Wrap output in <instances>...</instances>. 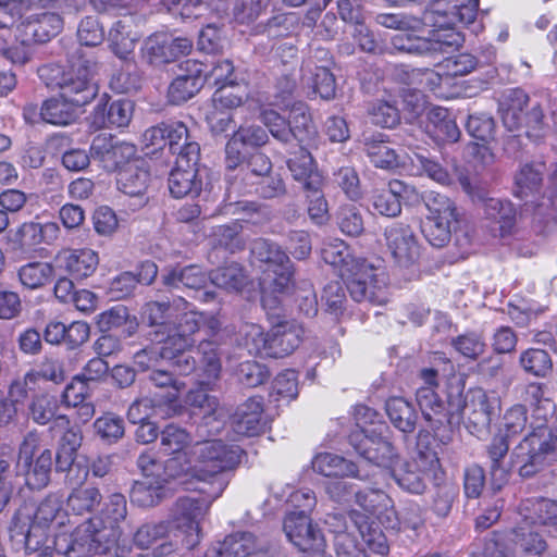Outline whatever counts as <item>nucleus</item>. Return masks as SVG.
Masks as SVG:
<instances>
[{"label":"nucleus","mask_w":557,"mask_h":557,"mask_svg":"<svg viewBox=\"0 0 557 557\" xmlns=\"http://www.w3.org/2000/svg\"><path fill=\"white\" fill-rule=\"evenodd\" d=\"M410 162L413 166L420 169L433 181L448 185L450 184V175L442 164L435 160L426 149H417L412 151Z\"/></svg>","instance_id":"53"},{"label":"nucleus","mask_w":557,"mask_h":557,"mask_svg":"<svg viewBox=\"0 0 557 557\" xmlns=\"http://www.w3.org/2000/svg\"><path fill=\"white\" fill-rule=\"evenodd\" d=\"M209 278L213 285L227 292H240L248 283L244 268L236 262L211 271Z\"/></svg>","instance_id":"46"},{"label":"nucleus","mask_w":557,"mask_h":557,"mask_svg":"<svg viewBox=\"0 0 557 557\" xmlns=\"http://www.w3.org/2000/svg\"><path fill=\"white\" fill-rule=\"evenodd\" d=\"M260 121L267 127V132L284 146H293V132L289 122L273 109H262L260 111Z\"/></svg>","instance_id":"52"},{"label":"nucleus","mask_w":557,"mask_h":557,"mask_svg":"<svg viewBox=\"0 0 557 557\" xmlns=\"http://www.w3.org/2000/svg\"><path fill=\"white\" fill-rule=\"evenodd\" d=\"M202 313L188 311L180 315L177 322H173L166 335V343L178 356L177 371L187 375L196 369V359L189 355L196 339L194 335L201 331Z\"/></svg>","instance_id":"14"},{"label":"nucleus","mask_w":557,"mask_h":557,"mask_svg":"<svg viewBox=\"0 0 557 557\" xmlns=\"http://www.w3.org/2000/svg\"><path fill=\"white\" fill-rule=\"evenodd\" d=\"M454 407L463 418L466 429L479 438L488 433L492 421L500 413L499 398L479 387L469 389L456 405L449 395L447 409L451 411Z\"/></svg>","instance_id":"8"},{"label":"nucleus","mask_w":557,"mask_h":557,"mask_svg":"<svg viewBox=\"0 0 557 557\" xmlns=\"http://www.w3.org/2000/svg\"><path fill=\"white\" fill-rule=\"evenodd\" d=\"M424 206L428 209L426 219L457 220L455 202L446 195L431 190L424 193Z\"/></svg>","instance_id":"57"},{"label":"nucleus","mask_w":557,"mask_h":557,"mask_svg":"<svg viewBox=\"0 0 557 557\" xmlns=\"http://www.w3.org/2000/svg\"><path fill=\"white\" fill-rule=\"evenodd\" d=\"M96 63L78 55L73 57L64 67L59 64H45L38 69L40 81L50 89H59L61 97L82 109L98 94L94 79Z\"/></svg>","instance_id":"4"},{"label":"nucleus","mask_w":557,"mask_h":557,"mask_svg":"<svg viewBox=\"0 0 557 557\" xmlns=\"http://www.w3.org/2000/svg\"><path fill=\"white\" fill-rule=\"evenodd\" d=\"M498 112L504 126L509 132L524 131V134L537 139L544 128V112L540 102L531 101L521 88L506 89L498 102Z\"/></svg>","instance_id":"5"},{"label":"nucleus","mask_w":557,"mask_h":557,"mask_svg":"<svg viewBox=\"0 0 557 557\" xmlns=\"http://www.w3.org/2000/svg\"><path fill=\"white\" fill-rule=\"evenodd\" d=\"M53 267L48 262H30L18 271L22 284L28 288H38L51 281Z\"/></svg>","instance_id":"62"},{"label":"nucleus","mask_w":557,"mask_h":557,"mask_svg":"<svg viewBox=\"0 0 557 557\" xmlns=\"http://www.w3.org/2000/svg\"><path fill=\"white\" fill-rule=\"evenodd\" d=\"M193 456L201 466L191 474L201 485L194 486L206 496L178 497L172 505L168 516L171 528L180 531L187 549L196 547L201 540V522L208 515L213 500L219 498L227 487L231 472L240 463L244 450L237 445H227L221 440L196 443Z\"/></svg>","instance_id":"1"},{"label":"nucleus","mask_w":557,"mask_h":557,"mask_svg":"<svg viewBox=\"0 0 557 557\" xmlns=\"http://www.w3.org/2000/svg\"><path fill=\"white\" fill-rule=\"evenodd\" d=\"M244 146L232 135L225 145V180L227 182V198L231 200L232 193L238 195L249 194V185L239 182L240 175L245 173L247 154L243 151Z\"/></svg>","instance_id":"29"},{"label":"nucleus","mask_w":557,"mask_h":557,"mask_svg":"<svg viewBox=\"0 0 557 557\" xmlns=\"http://www.w3.org/2000/svg\"><path fill=\"white\" fill-rule=\"evenodd\" d=\"M288 122L293 132V146H302L314 139L317 128L306 103L296 102L293 104Z\"/></svg>","instance_id":"39"},{"label":"nucleus","mask_w":557,"mask_h":557,"mask_svg":"<svg viewBox=\"0 0 557 557\" xmlns=\"http://www.w3.org/2000/svg\"><path fill=\"white\" fill-rule=\"evenodd\" d=\"M197 465L194 467H186V465L181 460L180 457L169 458L163 462L161 480L157 481L158 484H163L165 486L172 480H177L180 484L186 485L189 488L194 483H199V481L193 476L191 472L195 468L200 467L201 463L196 459Z\"/></svg>","instance_id":"49"},{"label":"nucleus","mask_w":557,"mask_h":557,"mask_svg":"<svg viewBox=\"0 0 557 557\" xmlns=\"http://www.w3.org/2000/svg\"><path fill=\"white\" fill-rule=\"evenodd\" d=\"M151 344V346H147L134 355V363L140 371L150 372L161 359L171 361L177 369L178 356L168 345L166 341Z\"/></svg>","instance_id":"43"},{"label":"nucleus","mask_w":557,"mask_h":557,"mask_svg":"<svg viewBox=\"0 0 557 557\" xmlns=\"http://www.w3.org/2000/svg\"><path fill=\"white\" fill-rule=\"evenodd\" d=\"M361 141L364 152L375 168L392 170L398 166V154L387 145L384 134L364 132Z\"/></svg>","instance_id":"32"},{"label":"nucleus","mask_w":557,"mask_h":557,"mask_svg":"<svg viewBox=\"0 0 557 557\" xmlns=\"http://www.w3.org/2000/svg\"><path fill=\"white\" fill-rule=\"evenodd\" d=\"M171 309L172 305L170 301H152L147 304L146 314L150 330L146 333V338L150 343L166 341V335L172 326V322L169 321Z\"/></svg>","instance_id":"36"},{"label":"nucleus","mask_w":557,"mask_h":557,"mask_svg":"<svg viewBox=\"0 0 557 557\" xmlns=\"http://www.w3.org/2000/svg\"><path fill=\"white\" fill-rule=\"evenodd\" d=\"M522 369L534 376L544 377L550 373L553 361L549 354L540 348H529L520 355L519 359Z\"/></svg>","instance_id":"56"},{"label":"nucleus","mask_w":557,"mask_h":557,"mask_svg":"<svg viewBox=\"0 0 557 557\" xmlns=\"http://www.w3.org/2000/svg\"><path fill=\"white\" fill-rule=\"evenodd\" d=\"M416 400L425 423L417 434L418 458L431 468H437L440 459L431 446L434 440L443 445L453 441L455 413L447 409L445 401L429 387H420Z\"/></svg>","instance_id":"3"},{"label":"nucleus","mask_w":557,"mask_h":557,"mask_svg":"<svg viewBox=\"0 0 557 557\" xmlns=\"http://www.w3.org/2000/svg\"><path fill=\"white\" fill-rule=\"evenodd\" d=\"M242 226L237 223L215 226L210 235L214 248H222L231 253L240 251L245 242L240 236Z\"/></svg>","instance_id":"50"},{"label":"nucleus","mask_w":557,"mask_h":557,"mask_svg":"<svg viewBox=\"0 0 557 557\" xmlns=\"http://www.w3.org/2000/svg\"><path fill=\"white\" fill-rule=\"evenodd\" d=\"M81 484H71L73 490L66 499L69 509L79 516L92 512L102 500V495L97 487L79 486Z\"/></svg>","instance_id":"47"},{"label":"nucleus","mask_w":557,"mask_h":557,"mask_svg":"<svg viewBox=\"0 0 557 557\" xmlns=\"http://www.w3.org/2000/svg\"><path fill=\"white\" fill-rule=\"evenodd\" d=\"M171 49H169V35L158 33L149 36L144 44V58L152 65L172 62Z\"/></svg>","instance_id":"59"},{"label":"nucleus","mask_w":557,"mask_h":557,"mask_svg":"<svg viewBox=\"0 0 557 557\" xmlns=\"http://www.w3.org/2000/svg\"><path fill=\"white\" fill-rule=\"evenodd\" d=\"M94 430L103 442L116 443L124 436V420L114 413H104L95 420Z\"/></svg>","instance_id":"61"},{"label":"nucleus","mask_w":557,"mask_h":557,"mask_svg":"<svg viewBox=\"0 0 557 557\" xmlns=\"http://www.w3.org/2000/svg\"><path fill=\"white\" fill-rule=\"evenodd\" d=\"M108 41L112 52L121 60L131 61L138 37L125 20L116 21L109 30Z\"/></svg>","instance_id":"37"},{"label":"nucleus","mask_w":557,"mask_h":557,"mask_svg":"<svg viewBox=\"0 0 557 557\" xmlns=\"http://www.w3.org/2000/svg\"><path fill=\"white\" fill-rule=\"evenodd\" d=\"M257 549V539L250 532H237L210 547L206 557H247Z\"/></svg>","instance_id":"33"},{"label":"nucleus","mask_w":557,"mask_h":557,"mask_svg":"<svg viewBox=\"0 0 557 557\" xmlns=\"http://www.w3.org/2000/svg\"><path fill=\"white\" fill-rule=\"evenodd\" d=\"M251 255L257 261L267 264V270L273 272L270 286L274 292L284 293L288 289L293 283L294 264L280 245L270 239L257 238L251 244Z\"/></svg>","instance_id":"15"},{"label":"nucleus","mask_w":557,"mask_h":557,"mask_svg":"<svg viewBox=\"0 0 557 557\" xmlns=\"http://www.w3.org/2000/svg\"><path fill=\"white\" fill-rule=\"evenodd\" d=\"M339 230L348 236H359L364 231V223L360 210L352 206H342L336 213Z\"/></svg>","instance_id":"64"},{"label":"nucleus","mask_w":557,"mask_h":557,"mask_svg":"<svg viewBox=\"0 0 557 557\" xmlns=\"http://www.w3.org/2000/svg\"><path fill=\"white\" fill-rule=\"evenodd\" d=\"M165 496L163 484L157 481L141 480L136 481L131 490L129 498L134 505L139 507H153L158 505Z\"/></svg>","instance_id":"48"},{"label":"nucleus","mask_w":557,"mask_h":557,"mask_svg":"<svg viewBox=\"0 0 557 557\" xmlns=\"http://www.w3.org/2000/svg\"><path fill=\"white\" fill-rule=\"evenodd\" d=\"M14 250L30 252L41 244L39 223L25 222L12 235L10 239Z\"/></svg>","instance_id":"63"},{"label":"nucleus","mask_w":557,"mask_h":557,"mask_svg":"<svg viewBox=\"0 0 557 557\" xmlns=\"http://www.w3.org/2000/svg\"><path fill=\"white\" fill-rule=\"evenodd\" d=\"M185 156L176 157L169 175V190L175 198L197 197L202 190L206 169L199 168L200 146L190 145Z\"/></svg>","instance_id":"13"},{"label":"nucleus","mask_w":557,"mask_h":557,"mask_svg":"<svg viewBox=\"0 0 557 557\" xmlns=\"http://www.w3.org/2000/svg\"><path fill=\"white\" fill-rule=\"evenodd\" d=\"M321 258L325 263L339 268L342 277H346L350 273L354 262L364 260L351 257L347 245L341 239L324 243L321 249Z\"/></svg>","instance_id":"45"},{"label":"nucleus","mask_w":557,"mask_h":557,"mask_svg":"<svg viewBox=\"0 0 557 557\" xmlns=\"http://www.w3.org/2000/svg\"><path fill=\"white\" fill-rule=\"evenodd\" d=\"M234 374L238 383L246 387L260 386L270 377L268 368L256 360H246L238 363Z\"/></svg>","instance_id":"58"},{"label":"nucleus","mask_w":557,"mask_h":557,"mask_svg":"<svg viewBox=\"0 0 557 557\" xmlns=\"http://www.w3.org/2000/svg\"><path fill=\"white\" fill-rule=\"evenodd\" d=\"M91 159L108 173L128 164L137 153L135 145L120 140L111 134H98L89 148Z\"/></svg>","instance_id":"19"},{"label":"nucleus","mask_w":557,"mask_h":557,"mask_svg":"<svg viewBox=\"0 0 557 557\" xmlns=\"http://www.w3.org/2000/svg\"><path fill=\"white\" fill-rule=\"evenodd\" d=\"M150 182V172L147 162L143 159H133L128 166L120 172L117 177V188L126 196L135 200L134 210L144 207L148 198L146 191Z\"/></svg>","instance_id":"23"},{"label":"nucleus","mask_w":557,"mask_h":557,"mask_svg":"<svg viewBox=\"0 0 557 557\" xmlns=\"http://www.w3.org/2000/svg\"><path fill=\"white\" fill-rule=\"evenodd\" d=\"M134 111V102L129 99H109L95 107L88 116L91 127L101 129L106 127H125L129 124Z\"/></svg>","instance_id":"24"},{"label":"nucleus","mask_w":557,"mask_h":557,"mask_svg":"<svg viewBox=\"0 0 557 557\" xmlns=\"http://www.w3.org/2000/svg\"><path fill=\"white\" fill-rule=\"evenodd\" d=\"M171 525L168 520L141 524L134 533L133 541L140 549H147L168 536Z\"/></svg>","instance_id":"60"},{"label":"nucleus","mask_w":557,"mask_h":557,"mask_svg":"<svg viewBox=\"0 0 557 557\" xmlns=\"http://www.w3.org/2000/svg\"><path fill=\"white\" fill-rule=\"evenodd\" d=\"M127 506L124 495L112 494L99 516L91 517L76 528L90 527L89 534L92 539L114 550L115 557H129L132 545L126 540H121L120 522L126 518Z\"/></svg>","instance_id":"7"},{"label":"nucleus","mask_w":557,"mask_h":557,"mask_svg":"<svg viewBox=\"0 0 557 557\" xmlns=\"http://www.w3.org/2000/svg\"><path fill=\"white\" fill-rule=\"evenodd\" d=\"M63 27L62 17L53 12L27 16L16 27L15 39L21 44H45L57 36Z\"/></svg>","instance_id":"21"},{"label":"nucleus","mask_w":557,"mask_h":557,"mask_svg":"<svg viewBox=\"0 0 557 557\" xmlns=\"http://www.w3.org/2000/svg\"><path fill=\"white\" fill-rule=\"evenodd\" d=\"M531 528L518 527L512 531V541L521 557H543L547 544L539 532V527L531 524Z\"/></svg>","instance_id":"44"},{"label":"nucleus","mask_w":557,"mask_h":557,"mask_svg":"<svg viewBox=\"0 0 557 557\" xmlns=\"http://www.w3.org/2000/svg\"><path fill=\"white\" fill-rule=\"evenodd\" d=\"M58 410V399L48 394L36 395L28 406L32 420L39 425L53 424L59 416Z\"/></svg>","instance_id":"55"},{"label":"nucleus","mask_w":557,"mask_h":557,"mask_svg":"<svg viewBox=\"0 0 557 557\" xmlns=\"http://www.w3.org/2000/svg\"><path fill=\"white\" fill-rule=\"evenodd\" d=\"M62 510V499L57 494H48L36 508L29 504L21 505L14 512L9 537L17 548L26 554L39 552L50 537L53 521Z\"/></svg>","instance_id":"2"},{"label":"nucleus","mask_w":557,"mask_h":557,"mask_svg":"<svg viewBox=\"0 0 557 557\" xmlns=\"http://www.w3.org/2000/svg\"><path fill=\"white\" fill-rule=\"evenodd\" d=\"M284 532L288 540L308 556L325 552L326 541L322 530L305 512H289L284 519Z\"/></svg>","instance_id":"18"},{"label":"nucleus","mask_w":557,"mask_h":557,"mask_svg":"<svg viewBox=\"0 0 557 557\" xmlns=\"http://www.w3.org/2000/svg\"><path fill=\"white\" fill-rule=\"evenodd\" d=\"M58 260L75 280L90 276L99 264L98 255L91 249L65 250L59 253Z\"/></svg>","instance_id":"34"},{"label":"nucleus","mask_w":557,"mask_h":557,"mask_svg":"<svg viewBox=\"0 0 557 557\" xmlns=\"http://www.w3.org/2000/svg\"><path fill=\"white\" fill-rule=\"evenodd\" d=\"M389 431L385 424L361 429L350 433L349 444L364 460L382 468H391L399 458L397 448L385 435Z\"/></svg>","instance_id":"11"},{"label":"nucleus","mask_w":557,"mask_h":557,"mask_svg":"<svg viewBox=\"0 0 557 557\" xmlns=\"http://www.w3.org/2000/svg\"><path fill=\"white\" fill-rule=\"evenodd\" d=\"M435 469L425 462L413 459L404 461L398 467L393 468L391 475L404 492L422 495L426 492L431 472Z\"/></svg>","instance_id":"26"},{"label":"nucleus","mask_w":557,"mask_h":557,"mask_svg":"<svg viewBox=\"0 0 557 557\" xmlns=\"http://www.w3.org/2000/svg\"><path fill=\"white\" fill-rule=\"evenodd\" d=\"M312 469L324 476H359L356 463L331 453L317 455Z\"/></svg>","instance_id":"42"},{"label":"nucleus","mask_w":557,"mask_h":557,"mask_svg":"<svg viewBox=\"0 0 557 557\" xmlns=\"http://www.w3.org/2000/svg\"><path fill=\"white\" fill-rule=\"evenodd\" d=\"M304 327L296 321H280L269 332L268 357L284 358L300 345Z\"/></svg>","instance_id":"28"},{"label":"nucleus","mask_w":557,"mask_h":557,"mask_svg":"<svg viewBox=\"0 0 557 557\" xmlns=\"http://www.w3.org/2000/svg\"><path fill=\"white\" fill-rule=\"evenodd\" d=\"M193 441L191 435L182 426L169 423L160 431V449L165 455L184 450Z\"/></svg>","instance_id":"54"},{"label":"nucleus","mask_w":557,"mask_h":557,"mask_svg":"<svg viewBox=\"0 0 557 557\" xmlns=\"http://www.w3.org/2000/svg\"><path fill=\"white\" fill-rule=\"evenodd\" d=\"M345 278L346 288L355 301H367L374 306L387 302L386 275L382 269L374 267L366 259L354 262L350 273Z\"/></svg>","instance_id":"10"},{"label":"nucleus","mask_w":557,"mask_h":557,"mask_svg":"<svg viewBox=\"0 0 557 557\" xmlns=\"http://www.w3.org/2000/svg\"><path fill=\"white\" fill-rule=\"evenodd\" d=\"M462 189L478 203L486 219L498 224L502 236L510 234L517 223V209L509 200L490 196L485 188L472 185L467 177L460 178Z\"/></svg>","instance_id":"16"},{"label":"nucleus","mask_w":557,"mask_h":557,"mask_svg":"<svg viewBox=\"0 0 557 557\" xmlns=\"http://www.w3.org/2000/svg\"><path fill=\"white\" fill-rule=\"evenodd\" d=\"M479 0H463L456 4L444 3L440 0L432 2L423 12L422 22L432 27V33L457 28L459 25H468L475 20Z\"/></svg>","instance_id":"17"},{"label":"nucleus","mask_w":557,"mask_h":557,"mask_svg":"<svg viewBox=\"0 0 557 557\" xmlns=\"http://www.w3.org/2000/svg\"><path fill=\"white\" fill-rule=\"evenodd\" d=\"M261 397H250L237 406L231 416V424L235 433L245 436H256L267 429Z\"/></svg>","instance_id":"27"},{"label":"nucleus","mask_w":557,"mask_h":557,"mask_svg":"<svg viewBox=\"0 0 557 557\" xmlns=\"http://www.w3.org/2000/svg\"><path fill=\"white\" fill-rule=\"evenodd\" d=\"M209 276L197 264L185 267H174L162 274L161 282L170 293L185 288L189 290L200 292L207 286Z\"/></svg>","instance_id":"30"},{"label":"nucleus","mask_w":557,"mask_h":557,"mask_svg":"<svg viewBox=\"0 0 557 557\" xmlns=\"http://www.w3.org/2000/svg\"><path fill=\"white\" fill-rule=\"evenodd\" d=\"M39 442V434L36 431H32L24 436L18 448L16 466L24 472L25 483L30 490H42L49 484L53 465L52 451L50 449H44L33 460Z\"/></svg>","instance_id":"12"},{"label":"nucleus","mask_w":557,"mask_h":557,"mask_svg":"<svg viewBox=\"0 0 557 557\" xmlns=\"http://www.w3.org/2000/svg\"><path fill=\"white\" fill-rule=\"evenodd\" d=\"M524 509L528 513L524 520L529 524L544 528V530L557 537V504L550 499L536 498L527 500Z\"/></svg>","instance_id":"35"},{"label":"nucleus","mask_w":557,"mask_h":557,"mask_svg":"<svg viewBox=\"0 0 557 557\" xmlns=\"http://www.w3.org/2000/svg\"><path fill=\"white\" fill-rule=\"evenodd\" d=\"M181 67L185 73L178 75L168 89L169 101L176 106L191 99L205 85L202 62L187 60Z\"/></svg>","instance_id":"25"},{"label":"nucleus","mask_w":557,"mask_h":557,"mask_svg":"<svg viewBox=\"0 0 557 557\" xmlns=\"http://www.w3.org/2000/svg\"><path fill=\"white\" fill-rule=\"evenodd\" d=\"M428 122L429 131L438 141H458L461 133L447 109L441 107L432 108L428 112Z\"/></svg>","instance_id":"41"},{"label":"nucleus","mask_w":557,"mask_h":557,"mask_svg":"<svg viewBox=\"0 0 557 557\" xmlns=\"http://www.w3.org/2000/svg\"><path fill=\"white\" fill-rule=\"evenodd\" d=\"M557 457V436L545 425H539L510 453V472L516 469L519 476L530 479L541 472L547 456Z\"/></svg>","instance_id":"6"},{"label":"nucleus","mask_w":557,"mask_h":557,"mask_svg":"<svg viewBox=\"0 0 557 557\" xmlns=\"http://www.w3.org/2000/svg\"><path fill=\"white\" fill-rule=\"evenodd\" d=\"M81 109L70 103L64 97H51L44 101L40 109L41 119L53 125H69L76 121Z\"/></svg>","instance_id":"40"},{"label":"nucleus","mask_w":557,"mask_h":557,"mask_svg":"<svg viewBox=\"0 0 557 557\" xmlns=\"http://www.w3.org/2000/svg\"><path fill=\"white\" fill-rule=\"evenodd\" d=\"M384 236L386 245L398 265L408 268L418 261L420 248L409 225L393 223L385 228Z\"/></svg>","instance_id":"22"},{"label":"nucleus","mask_w":557,"mask_h":557,"mask_svg":"<svg viewBox=\"0 0 557 557\" xmlns=\"http://www.w3.org/2000/svg\"><path fill=\"white\" fill-rule=\"evenodd\" d=\"M453 223H457V220L424 218L421 222V232L431 246L443 248L451 239Z\"/></svg>","instance_id":"51"},{"label":"nucleus","mask_w":557,"mask_h":557,"mask_svg":"<svg viewBox=\"0 0 557 557\" xmlns=\"http://www.w3.org/2000/svg\"><path fill=\"white\" fill-rule=\"evenodd\" d=\"M50 431L60 434L55 455L57 471L66 472L65 480L69 484L83 483L88 475V469L74 462L83 443L81 428L72 424L65 414H60L50 425Z\"/></svg>","instance_id":"9"},{"label":"nucleus","mask_w":557,"mask_h":557,"mask_svg":"<svg viewBox=\"0 0 557 557\" xmlns=\"http://www.w3.org/2000/svg\"><path fill=\"white\" fill-rule=\"evenodd\" d=\"M509 447L510 440L508 434H503V430L485 445L488 480L494 492L500 491L510 480V459L507 460Z\"/></svg>","instance_id":"20"},{"label":"nucleus","mask_w":557,"mask_h":557,"mask_svg":"<svg viewBox=\"0 0 557 557\" xmlns=\"http://www.w3.org/2000/svg\"><path fill=\"white\" fill-rule=\"evenodd\" d=\"M299 152L295 157L286 161L287 168L292 173L293 178L300 183L304 191H317L322 187V176L314 169L313 159L310 152L298 146Z\"/></svg>","instance_id":"31"},{"label":"nucleus","mask_w":557,"mask_h":557,"mask_svg":"<svg viewBox=\"0 0 557 557\" xmlns=\"http://www.w3.org/2000/svg\"><path fill=\"white\" fill-rule=\"evenodd\" d=\"M392 424L403 433H412L418 424L419 414L412 403L403 397H392L385 404Z\"/></svg>","instance_id":"38"}]
</instances>
